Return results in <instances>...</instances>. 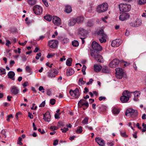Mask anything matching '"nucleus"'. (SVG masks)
I'll return each mask as SVG.
<instances>
[{
  "mask_svg": "<svg viewBox=\"0 0 146 146\" xmlns=\"http://www.w3.org/2000/svg\"><path fill=\"white\" fill-rule=\"evenodd\" d=\"M92 50H91V56H93L94 54L101 51L102 47L99 44L95 41H93L92 44Z\"/></svg>",
  "mask_w": 146,
  "mask_h": 146,
  "instance_id": "nucleus-1",
  "label": "nucleus"
},
{
  "mask_svg": "<svg viewBox=\"0 0 146 146\" xmlns=\"http://www.w3.org/2000/svg\"><path fill=\"white\" fill-rule=\"evenodd\" d=\"M138 112L137 110H134L131 108L127 109L125 112L126 116H130L133 118L136 117L138 116Z\"/></svg>",
  "mask_w": 146,
  "mask_h": 146,
  "instance_id": "nucleus-2",
  "label": "nucleus"
},
{
  "mask_svg": "<svg viewBox=\"0 0 146 146\" xmlns=\"http://www.w3.org/2000/svg\"><path fill=\"white\" fill-rule=\"evenodd\" d=\"M108 5L107 3H104L99 5L96 8V11L99 13H102L106 11L108 9Z\"/></svg>",
  "mask_w": 146,
  "mask_h": 146,
  "instance_id": "nucleus-3",
  "label": "nucleus"
},
{
  "mask_svg": "<svg viewBox=\"0 0 146 146\" xmlns=\"http://www.w3.org/2000/svg\"><path fill=\"white\" fill-rule=\"evenodd\" d=\"M119 7L120 11L123 12H128L130 10L131 8L130 5L124 3L120 4Z\"/></svg>",
  "mask_w": 146,
  "mask_h": 146,
  "instance_id": "nucleus-4",
  "label": "nucleus"
},
{
  "mask_svg": "<svg viewBox=\"0 0 146 146\" xmlns=\"http://www.w3.org/2000/svg\"><path fill=\"white\" fill-rule=\"evenodd\" d=\"M98 35L101 37V38H99V40L101 43L103 42H106V38H107V36L106 34L104 32V31L101 29L98 32Z\"/></svg>",
  "mask_w": 146,
  "mask_h": 146,
  "instance_id": "nucleus-5",
  "label": "nucleus"
},
{
  "mask_svg": "<svg viewBox=\"0 0 146 146\" xmlns=\"http://www.w3.org/2000/svg\"><path fill=\"white\" fill-rule=\"evenodd\" d=\"M116 77L119 79H121L124 75V72L121 68H117L115 69Z\"/></svg>",
  "mask_w": 146,
  "mask_h": 146,
  "instance_id": "nucleus-6",
  "label": "nucleus"
},
{
  "mask_svg": "<svg viewBox=\"0 0 146 146\" xmlns=\"http://www.w3.org/2000/svg\"><path fill=\"white\" fill-rule=\"evenodd\" d=\"M69 93L71 96L75 97L76 98H79L80 95L79 89L76 88L74 90L71 89L70 90Z\"/></svg>",
  "mask_w": 146,
  "mask_h": 146,
  "instance_id": "nucleus-7",
  "label": "nucleus"
},
{
  "mask_svg": "<svg viewBox=\"0 0 146 146\" xmlns=\"http://www.w3.org/2000/svg\"><path fill=\"white\" fill-rule=\"evenodd\" d=\"M119 62V60L118 59H114L110 62L109 66L111 68H117L118 66Z\"/></svg>",
  "mask_w": 146,
  "mask_h": 146,
  "instance_id": "nucleus-8",
  "label": "nucleus"
},
{
  "mask_svg": "<svg viewBox=\"0 0 146 146\" xmlns=\"http://www.w3.org/2000/svg\"><path fill=\"white\" fill-rule=\"evenodd\" d=\"M58 73V71L55 68H52L49 72H48V76L49 77H55Z\"/></svg>",
  "mask_w": 146,
  "mask_h": 146,
  "instance_id": "nucleus-9",
  "label": "nucleus"
},
{
  "mask_svg": "<svg viewBox=\"0 0 146 146\" xmlns=\"http://www.w3.org/2000/svg\"><path fill=\"white\" fill-rule=\"evenodd\" d=\"M78 35V37H85L86 30L82 28H80L77 29Z\"/></svg>",
  "mask_w": 146,
  "mask_h": 146,
  "instance_id": "nucleus-10",
  "label": "nucleus"
},
{
  "mask_svg": "<svg viewBox=\"0 0 146 146\" xmlns=\"http://www.w3.org/2000/svg\"><path fill=\"white\" fill-rule=\"evenodd\" d=\"M34 13L37 15H39L42 12V8L40 6L38 5H35L33 8Z\"/></svg>",
  "mask_w": 146,
  "mask_h": 146,
  "instance_id": "nucleus-11",
  "label": "nucleus"
},
{
  "mask_svg": "<svg viewBox=\"0 0 146 146\" xmlns=\"http://www.w3.org/2000/svg\"><path fill=\"white\" fill-rule=\"evenodd\" d=\"M58 41L57 40H53L48 42L50 47L52 48H56L57 47Z\"/></svg>",
  "mask_w": 146,
  "mask_h": 146,
  "instance_id": "nucleus-12",
  "label": "nucleus"
},
{
  "mask_svg": "<svg viewBox=\"0 0 146 146\" xmlns=\"http://www.w3.org/2000/svg\"><path fill=\"white\" fill-rule=\"evenodd\" d=\"M120 13L121 14L119 17V19L121 21H124L128 19L130 17V15L128 13L123 12Z\"/></svg>",
  "mask_w": 146,
  "mask_h": 146,
  "instance_id": "nucleus-13",
  "label": "nucleus"
},
{
  "mask_svg": "<svg viewBox=\"0 0 146 146\" xmlns=\"http://www.w3.org/2000/svg\"><path fill=\"white\" fill-rule=\"evenodd\" d=\"M86 102L85 100L82 99L80 100L78 103V106L80 108H82V106H85L86 108H87L89 106V104L88 102H87L85 103H84V102Z\"/></svg>",
  "mask_w": 146,
  "mask_h": 146,
  "instance_id": "nucleus-14",
  "label": "nucleus"
},
{
  "mask_svg": "<svg viewBox=\"0 0 146 146\" xmlns=\"http://www.w3.org/2000/svg\"><path fill=\"white\" fill-rule=\"evenodd\" d=\"M52 22L56 25L58 26L61 24V20L60 18L55 16L53 17Z\"/></svg>",
  "mask_w": 146,
  "mask_h": 146,
  "instance_id": "nucleus-15",
  "label": "nucleus"
},
{
  "mask_svg": "<svg viewBox=\"0 0 146 146\" xmlns=\"http://www.w3.org/2000/svg\"><path fill=\"white\" fill-rule=\"evenodd\" d=\"M121 41L120 39H116L112 41L111 45L113 47H117L119 46L121 44Z\"/></svg>",
  "mask_w": 146,
  "mask_h": 146,
  "instance_id": "nucleus-16",
  "label": "nucleus"
},
{
  "mask_svg": "<svg viewBox=\"0 0 146 146\" xmlns=\"http://www.w3.org/2000/svg\"><path fill=\"white\" fill-rule=\"evenodd\" d=\"M11 92L15 95H16L19 93V90L17 87L14 86H12L11 88Z\"/></svg>",
  "mask_w": 146,
  "mask_h": 146,
  "instance_id": "nucleus-17",
  "label": "nucleus"
},
{
  "mask_svg": "<svg viewBox=\"0 0 146 146\" xmlns=\"http://www.w3.org/2000/svg\"><path fill=\"white\" fill-rule=\"evenodd\" d=\"M96 54L97 53H95L94 55L95 60L98 62H103V59L102 56L99 54Z\"/></svg>",
  "mask_w": 146,
  "mask_h": 146,
  "instance_id": "nucleus-18",
  "label": "nucleus"
},
{
  "mask_svg": "<svg viewBox=\"0 0 146 146\" xmlns=\"http://www.w3.org/2000/svg\"><path fill=\"white\" fill-rule=\"evenodd\" d=\"M133 92H130L127 90H125L122 93V96L129 98V99L131 97V94L133 93Z\"/></svg>",
  "mask_w": 146,
  "mask_h": 146,
  "instance_id": "nucleus-19",
  "label": "nucleus"
},
{
  "mask_svg": "<svg viewBox=\"0 0 146 146\" xmlns=\"http://www.w3.org/2000/svg\"><path fill=\"white\" fill-rule=\"evenodd\" d=\"M95 141L100 146H104V141L102 139L99 137H96L95 139Z\"/></svg>",
  "mask_w": 146,
  "mask_h": 146,
  "instance_id": "nucleus-20",
  "label": "nucleus"
},
{
  "mask_svg": "<svg viewBox=\"0 0 146 146\" xmlns=\"http://www.w3.org/2000/svg\"><path fill=\"white\" fill-rule=\"evenodd\" d=\"M75 18H73L70 19L68 21V24L69 26H74L76 23L77 21H76Z\"/></svg>",
  "mask_w": 146,
  "mask_h": 146,
  "instance_id": "nucleus-21",
  "label": "nucleus"
},
{
  "mask_svg": "<svg viewBox=\"0 0 146 146\" xmlns=\"http://www.w3.org/2000/svg\"><path fill=\"white\" fill-rule=\"evenodd\" d=\"M15 75V73L13 72L10 71L9 72L8 74V78L14 80H15V78L14 77Z\"/></svg>",
  "mask_w": 146,
  "mask_h": 146,
  "instance_id": "nucleus-22",
  "label": "nucleus"
},
{
  "mask_svg": "<svg viewBox=\"0 0 146 146\" xmlns=\"http://www.w3.org/2000/svg\"><path fill=\"white\" fill-rule=\"evenodd\" d=\"M65 11L68 13H71L72 11L71 7L69 5H66L65 6Z\"/></svg>",
  "mask_w": 146,
  "mask_h": 146,
  "instance_id": "nucleus-23",
  "label": "nucleus"
},
{
  "mask_svg": "<svg viewBox=\"0 0 146 146\" xmlns=\"http://www.w3.org/2000/svg\"><path fill=\"white\" fill-rule=\"evenodd\" d=\"M121 101L123 103L127 102L129 100V98H127L125 96H122L120 98Z\"/></svg>",
  "mask_w": 146,
  "mask_h": 146,
  "instance_id": "nucleus-24",
  "label": "nucleus"
},
{
  "mask_svg": "<svg viewBox=\"0 0 146 146\" xmlns=\"http://www.w3.org/2000/svg\"><path fill=\"white\" fill-rule=\"evenodd\" d=\"M141 23L140 22L139 24H138L137 21H136L130 23V25L131 26L133 27H138L140 25Z\"/></svg>",
  "mask_w": 146,
  "mask_h": 146,
  "instance_id": "nucleus-25",
  "label": "nucleus"
},
{
  "mask_svg": "<svg viewBox=\"0 0 146 146\" xmlns=\"http://www.w3.org/2000/svg\"><path fill=\"white\" fill-rule=\"evenodd\" d=\"M43 117V119L45 121H50V114H48L47 115L46 114L45 115H44Z\"/></svg>",
  "mask_w": 146,
  "mask_h": 146,
  "instance_id": "nucleus-26",
  "label": "nucleus"
},
{
  "mask_svg": "<svg viewBox=\"0 0 146 146\" xmlns=\"http://www.w3.org/2000/svg\"><path fill=\"white\" fill-rule=\"evenodd\" d=\"M76 21H77V23H80L83 22L84 19L83 17L82 16L78 17H77L75 18Z\"/></svg>",
  "mask_w": 146,
  "mask_h": 146,
  "instance_id": "nucleus-27",
  "label": "nucleus"
},
{
  "mask_svg": "<svg viewBox=\"0 0 146 146\" xmlns=\"http://www.w3.org/2000/svg\"><path fill=\"white\" fill-rule=\"evenodd\" d=\"M102 72L105 73H108L110 72V70L108 67L104 66L102 69Z\"/></svg>",
  "mask_w": 146,
  "mask_h": 146,
  "instance_id": "nucleus-28",
  "label": "nucleus"
},
{
  "mask_svg": "<svg viewBox=\"0 0 146 146\" xmlns=\"http://www.w3.org/2000/svg\"><path fill=\"white\" fill-rule=\"evenodd\" d=\"M72 58H68L66 60V65L68 66H70L72 64Z\"/></svg>",
  "mask_w": 146,
  "mask_h": 146,
  "instance_id": "nucleus-29",
  "label": "nucleus"
},
{
  "mask_svg": "<svg viewBox=\"0 0 146 146\" xmlns=\"http://www.w3.org/2000/svg\"><path fill=\"white\" fill-rule=\"evenodd\" d=\"M102 68V66H100V67L98 64L95 65L94 66V70L97 72H99L101 70Z\"/></svg>",
  "mask_w": 146,
  "mask_h": 146,
  "instance_id": "nucleus-30",
  "label": "nucleus"
},
{
  "mask_svg": "<svg viewBox=\"0 0 146 146\" xmlns=\"http://www.w3.org/2000/svg\"><path fill=\"white\" fill-rule=\"evenodd\" d=\"M44 18L45 20L49 21L52 20V15H47L44 16Z\"/></svg>",
  "mask_w": 146,
  "mask_h": 146,
  "instance_id": "nucleus-31",
  "label": "nucleus"
},
{
  "mask_svg": "<svg viewBox=\"0 0 146 146\" xmlns=\"http://www.w3.org/2000/svg\"><path fill=\"white\" fill-rule=\"evenodd\" d=\"M74 73V70L72 69H70L68 70H67V75L71 76Z\"/></svg>",
  "mask_w": 146,
  "mask_h": 146,
  "instance_id": "nucleus-32",
  "label": "nucleus"
},
{
  "mask_svg": "<svg viewBox=\"0 0 146 146\" xmlns=\"http://www.w3.org/2000/svg\"><path fill=\"white\" fill-rule=\"evenodd\" d=\"M82 127L81 126H78L76 131V133L79 134L82 133Z\"/></svg>",
  "mask_w": 146,
  "mask_h": 146,
  "instance_id": "nucleus-33",
  "label": "nucleus"
},
{
  "mask_svg": "<svg viewBox=\"0 0 146 146\" xmlns=\"http://www.w3.org/2000/svg\"><path fill=\"white\" fill-rule=\"evenodd\" d=\"M112 111L113 113L114 114H117L119 112V110L115 108H114L113 109Z\"/></svg>",
  "mask_w": 146,
  "mask_h": 146,
  "instance_id": "nucleus-34",
  "label": "nucleus"
},
{
  "mask_svg": "<svg viewBox=\"0 0 146 146\" xmlns=\"http://www.w3.org/2000/svg\"><path fill=\"white\" fill-rule=\"evenodd\" d=\"M72 44L73 46L74 47H77L79 45V42L78 41L76 40L72 41Z\"/></svg>",
  "mask_w": 146,
  "mask_h": 146,
  "instance_id": "nucleus-35",
  "label": "nucleus"
},
{
  "mask_svg": "<svg viewBox=\"0 0 146 146\" xmlns=\"http://www.w3.org/2000/svg\"><path fill=\"white\" fill-rule=\"evenodd\" d=\"M94 23L92 21H88L86 24V25L88 27H92Z\"/></svg>",
  "mask_w": 146,
  "mask_h": 146,
  "instance_id": "nucleus-36",
  "label": "nucleus"
},
{
  "mask_svg": "<svg viewBox=\"0 0 146 146\" xmlns=\"http://www.w3.org/2000/svg\"><path fill=\"white\" fill-rule=\"evenodd\" d=\"M28 2L30 5H33L36 3V1L35 0H28Z\"/></svg>",
  "mask_w": 146,
  "mask_h": 146,
  "instance_id": "nucleus-37",
  "label": "nucleus"
},
{
  "mask_svg": "<svg viewBox=\"0 0 146 146\" xmlns=\"http://www.w3.org/2000/svg\"><path fill=\"white\" fill-rule=\"evenodd\" d=\"M89 118L88 117H85L82 121V123L84 124H87L88 123Z\"/></svg>",
  "mask_w": 146,
  "mask_h": 146,
  "instance_id": "nucleus-38",
  "label": "nucleus"
},
{
  "mask_svg": "<svg viewBox=\"0 0 146 146\" xmlns=\"http://www.w3.org/2000/svg\"><path fill=\"white\" fill-rule=\"evenodd\" d=\"M107 145L109 146H113L115 144V141H110L107 143Z\"/></svg>",
  "mask_w": 146,
  "mask_h": 146,
  "instance_id": "nucleus-39",
  "label": "nucleus"
},
{
  "mask_svg": "<svg viewBox=\"0 0 146 146\" xmlns=\"http://www.w3.org/2000/svg\"><path fill=\"white\" fill-rule=\"evenodd\" d=\"M100 108L101 111H105L106 110V107L104 106H102L100 107Z\"/></svg>",
  "mask_w": 146,
  "mask_h": 146,
  "instance_id": "nucleus-40",
  "label": "nucleus"
},
{
  "mask_svg": "<svg viewBox=\"0 0 146 146\" xmlns=\"http://www.w3.org/2000/svg\"><path fill=\"white\" fill-rule=\"evenodd\" d=\"M58 125L60 127H63L64 125V123L62 121H59L58 122Z\"/></svg>",
  "mask_w": 146,
  "mask_h": 146,
  "instance_id": "nucleus-41",
  "label": "nucleus"
},
{
  "mask_svg": "<svg viewBox=\"0 0 146 146\" xmlns=\"http://www.w3.org/2000/svg\"><path fill=\"white\" fill-rule=\"evenodd\" d=\"M121 135V136L124 137H127L128 136L125 133V132L124 131H121L120 132Z\"/></svg>",
  "mask_w": 146,
  "mask_h": 146,
  "instance_id": "nucleus-42",
  "label": "nucleus"
},
{
  "mask_svg": "<svg viewBox=\"0 0 146 146\" xmlns=\"http://www.w3.org/2000/svg\"><path fill=\"white\" fill-rule=\"evenodd\" d=\"M146 3V0H139V4L140 5H143Z\"/></svg>",
  "mask_w": 146,
  "mask_h": 146,
  "instance_id": "nucleus-43",
  "label": "nucleus"
},
{
  "mask_svg": "<svg viewBox=\"0 0 146 146\" xmlns=\"http://www.w3.org/2000/svg\"><path fill=\"white\" fill-rule=\"evenodd\" d=\"M56 100L54 99H52L50 100V103L52 105H54L55 103Z\"/></svg>",
  "mask_w": 146,
  "mask_h": 146,
  "instance_id": "nucleus-44",
  "label": "nucleus"
},
{
  "mask_svg": "<svg viewBox=\"0 0 146 146\" xmlns=\"http://www.w3.org/2000/svg\"><path fill=\"white\" fill-rule=\"evenodd\" d=\"M79 82H80L81 84H84L86 83V81L83 80V78H80L79 79Z\"/></svg>",
  "mask_w": 146,
  "mask_h": 146,
  "instance_id": "nucleus-45",
  "label": "nucleus"
},
{
  "mask_svg": "<svg viewBox=\"0 0 146 146\" xmlns=\"http://www.w3.org/2000/svg\"><path fill=\"white\" fill-rule=\"evenodd\" d=\"M58 127H56V126H51L50 127V129L52 131L56 130L58 129Z\"/></svg>",
  "mask_w": 146,
  "mask_h": 146,
  "instance_id": "nucleus-46",
  "label": "nucleus"
},
{
  "mask_svg": "<svg viewBox=\"0 0 146 146\" xmlns=\"http://www.w3.org/2000/svg\"><path fill=\"white\" fill-rule=\"evenodd\" d=\"M0 71L1 73H2L1 75L5 74L6 73L5 69L3 68H1L0 69Z\"/></svg>",
  "mask_w": 146,
  "mask_h": 146,
  "instance_id": "nucleus-47",
  "label": "nucleus"
},
{
  "mask_svg": "<svg viewBox=\"0 0 146 146\" xmlns=\"http://www.w3.org/2000/svg\"><path fill=\"white\" fill-rule=\"evenodd\" d=\"M68 130V129L67 128L64 127L63 129H61L60 130L62 131L63 133H66L67 131Z\"/></svg>",
  "mask_w": 146,
  "mask_h": 146,
  "instance_id": "nucleus-48",
  "label": "nucleus"
},
{
  "mask_svg": "<svg viewBox=\"0 0 146 146\" xmlns=\"http://www.w3.org/2000/svg\"><path fill=\"white\" fill-rule=\"evenodd\" d=\"M55 55V54L54 53H52L51 54H48V55H47V57L48 58H49L50 57H52L54 55Z\"/></svg>",
  "mask_w": 146,
  "mask_h": 146,
  "instance_id": "nucleus-49",
  "label": "nucleus"
},
{
  "mask_svg": "<svg viewBox=\"0 0 146 146\" xmlns=\"http://www.w3.org/2000/svg\"><path fill=\"white\" fill-rule=\"evenodd\" d=\"M68 39L67 38H64L62 40V44H65L67 43L68 42Z\"/></svg>",
  "mask_w": 146,
  "mask_h": 146,
  "instance_id": "nucleus-50",
  "label": "nucleus"
},
{
  "mask_svg": "<svg viewBox=\"0 0 146 146\" xmlns=\"http://www.w3.org/2000/svg\"><path fill=\"white\" fill-rule=\"evenodd\" d=\"M26 70L28 72L30 73L31 70V68L29 66H27L25 68Z\"/></svg>",
  "mask_w": 146,
  "mask_h": 146,
  "instance_id": "nucleus-51",
  "label": "nucleus"
},
{
  "mask_svg": "<svg viewBox=\"0 0 146 146\" xmlns=\"http://www.w3.org/2000/svg\"><path fill=\"white\" fill-rule=\"evenodd\" d=\"M61 114V113H59L58 114L57 113H56L54 115L55 118L56 119H58L60 118V117L59 115Z\"/></svg>",
  "mask_w": 146,
  "mask_h": 146,
  "instance_id": "nucleus-52",
  "label": "nucleus"
},
{
  "mask_svg": "<svg viewBox=\"0 0 146 146\" xmlns=\"http://www.w3.org/2000/svg\"><path fill=\"white\" fill-rule=\"evenodd\" d=\"M13 117V116L12 114H10L7 116V121H10V118Z\"/></svg>",
  "mask_w": 146,
  "mask_h": 146,
  "instance_id": "nucleus-53",
  "label": "nucleus"
},
{
  "mask_svg": "<svg viewBox=\"0 0 146 146\" xmlns=\"http://www.w3.org/2000/svg\"><path fill=\"white\" fill-rule=\"evenodd\" d=\"M43 3L45 5L46 7H48V2H47V0H42Z\"/></svg>",
  "mask_w": 146,
  "mask_h": 146,
  "instance_id": "nucleus-54",
  "label": "nucleus"
},
{
  "mask_svg": "<svg viewBox=\"0 0 146 146\" xmlns=\"http://www.w3.org/2000/svg\"><path fill=\"white\" fill-rule=\"evenodd\" d=\"M47 91V94L49 96H50L52 94V93L51 92V91L49 89H48L46 90Z\"/></svg>",
  "mask_w": 146,
  "mask_h": 146,
  "instance_id": "nucleus-55",
  "label": "nucleus"
},
{
  "mask_svg": "<svg viewBox=\"0 0 146 146\" xmlns=\"http://www.w3.org/2000/svg\"><path fill=\"white\" fill-rule=\"evenodd\" d=\"M6 45L7 46H9V44H11V43L9 40H6Z\"/></svg>",
  "mask_w": 146,
  "mask_h": 146,
  "instance_id": "nucleus-56",
  "label": "nucleus"
},
{
  "mask_svg": "<svg viewBox=\"0 0 146 146\" xmlns=\"http://www.w3.org/2000/svg\"><path fill=\"white\" fill-rule=\"evenodd\" d=\"M38 131L39 132H40V133L41 134H43L45 133V131H44L43 129L41 130V129L40 128H39L38 129Z\"/></svg>",
  "mask_w": 146,
  "mask_h": 146,
  "instance_id": "nucleus-57",
  "label": "nucleus"
},
{
  "mask_svg": "<svg viewBox=\"0 0 146 146\" xmlns=\"http://www.w3.org/2000/svg\"><path fill=\"white\" fill-rule=\"evenodd\" d=\"M28 82L27 81H26L24 82L23 84L22 85L24 87H25L28 86Z\"/></svg>",
  "mask_w": 146,
  "mask_h": 146,
  "instance_id": "nucleus-58",
  "label": "nucleus"
},
{
  "mask_svg": "<svg viewBox=\"0 0 146 146\" xmlns=\"http://www.w3.org/2000/svg\"><path fill=\"white\" fill-rule=\"evenodd\" d=\"M89 92V90L87 88H84V93L85 94H86L87 92Z\"/></svg>",
  "mask_w": 146,
  "mask_h": 146,
  "instance_id": "nucleus-59",
  "label": "nucleus"
},
{
  "mask_svg": "<svg viewBox=\"0 0 146 146\" xmlns=\"http://www.w3.org/2000/svg\"><path fill=\"white\" fill-rule=\"evenodd\" d=\"M45 103V101L43 102L42 103L39 105V107H44V106Z\"/></svg>",
  "mask_w": 146,
  "mask_h": 146,
  "instance_id": "nucleus-60",
  "label": "nucleus"
},
{
  "mask_svg": "<svg viewBox=\"0 0 146 146\" xmlns=\"http://www.w3.org/2000/svg\"><path fill=\"white\" fill-rule=\"evenodd\" d=\"M106 98L105 97L100 96L99 98V100L100 101H101L103 100H105Z\"/></svg>",
  "mask_w": 146,
  "mask_h": 146,
  "instance_id": "nucleus-61",
  "label": "nucleus"
},
{
  "mask_svg": "<svg viewBox=\"0 0 146 146\" xmlns=\"http://www.w3.org/2000/svg\"><path fill=\"white\" fill-rule=\"evenodd\" d=\"M15 63V62L14 60H11L10 62V65L11 67L13 66V64Z\"/></svg>",
  "mask_w": 146,
  "mask_h": 146,
  "instance_id": "nucleus-62",
  "label": "nucleus"
},
{
  "mask_svg": "<svg viewBox=\"0 0 146 146\" xmlns=\"http://www.w3.org/2000/svg\"><path fill=\"white\" fill-rule=\"evenodd\" d=\"M27 41L25 40V41L24 42V43L23 42L21 43L20 42H19V44L21 45L24 46L26 44V43H27Z\"/></svg>",
  "mask_w": 146,
  "mask_h": 146,
  "instance_id": "nucleus-63",
  "label": "nucleus"
},
{
  "mask_svg": "<svg viewBox=\"0 0 146 146\" xmlns=\"http://www.w3.org/2000/svg\"><path fill=\"white\" fill-rule=\"evenodd\" d=\"M58 141L57 140H55L54 141L53 143V145H56L58 144Z\"/></svg>",
  "mask_w": 146,
  "mask_h": 146,
  "instance_id": "nucleus-64",
  "label": "nucleus"
}]
</instances>
